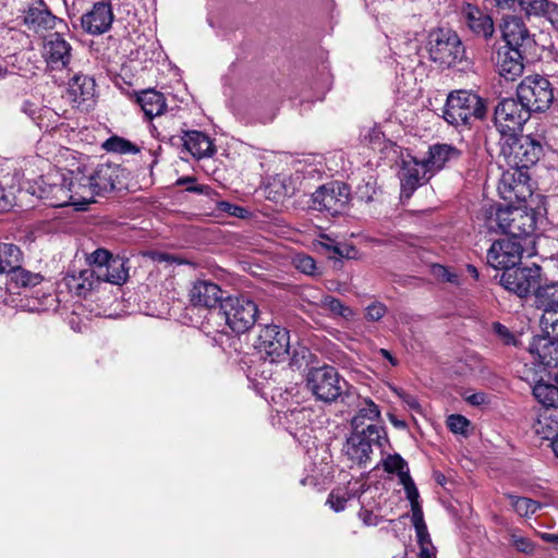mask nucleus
Wrapping results in <instances>:
<instances>
[{
    "instance_id": "nucleus-37",
    "label": "nucleus",
    "mask_w": 558,
    "mask_h": 558,
    "mask_svg": "<svg viewBox=\"0 0 558 558\" xmlns=\"http://www.w3.org/2000/svg\"><path fill=\"white\" fill-rule=\"evenodd\" d=\"M23 253L13 243L0 242V275H9L14 268L22 264Z\"/></svg>"
},
{
    "instance_id": "nucleus-47",
    "label": "nucleus",
    "mask_w": 558,
    "mask_h": 558,
    "mask_svg": "<svg viewBox=\"0 0 558 558\" xmlns=\"http://www.w3.org/2000/svg\"><path fill=\"white\" fill-rule=\"evenodd\" d=\"M539 323L546 335L558 339V311H547L546 314L542 315Z\"/></svg>"
},
{
    "instance_id": "nucleus-53",
    "label": "nucleus",
    "mask_w": 558,
    "mask_h": 558,
    "mask_svg": "<svg viewBox=\"0 0 558 558\" xmlns=\"http://www.w3.org/2000/svg\"><path fill=\"white\" fill-rule=\"evenodd\" d=\"M396 49L398 50L396 53H398L400 57L401 56L409 57L412 53H415L417 51L418 45H417L416 40H414L410 37H404V40L402 41V44L397 45Z\"/></svg>"
},
{
    "instance_id": "nucleus-57",
    "label": "nucleus",
    "mask_w": 558,
    "mask_h": 558,
    "mask_svg": "<svg viewBox=\"0 0 558 558\" xmlns=\"http://www.w3.org/2000/svg\"><path fill=\"white\" fill-rule=\"evenodd\" d=\"M512 543L519 551H522L525 554H530L534 549V546L531 543V541L523 536L512 535Z\"/></svg>"
},
{
    "instance_id": "nucleus-25",
    "label": "nucleus",
    "mask_w": 558,
    "mask_h": 558,
    "mask_svg": "<svg viewBox=\"0 0 558 558\" xmlns=\"http://www.w3.org/2000/svg\"><path fill=\"white\" fill-rule=\"evenodd\" d=\"M185 149L194 157L201 159L210 157L215 147L210 138L199 131H186L182 136Z\"/></svg>"
},
{
    "instance_id": "nucleus-44",
    "label": "nucleus",
    "mask_w": 558,
    "mask_h": 558,
    "mask_svg": "<svg viewBox=\"0 0 558 558\" xmlns=\"http://www.w3.org/2000/svg\"><path fill=\"white\" fill-rule=\"evenodd\" d=\"M107 151L136 155L140 153V147L124 137L113 135L107 138Z\"/></svg>"
},
{
    "instance_id": "nucleus-34",
    "label": "nucleus",
    "mask_w": 558,
    "mask_h": 558,
    "mask_svg": "<svg viewBox=\"0 0 558 558\" xmlns=\"http://www.w3.org/2000/svg\"><path fill=\"white\" fill-rule=\"evenodd\" d=\"M69 175L70 177L66 178L65 174H62V182L60 184L54 183L51 185V206L63 207L70 204H77V201L74 198L73 195V189L75 184L72 179V172H70Z\"/></svg>"
},
{
    "instance_id": "nucleus-31",
    "label": "nucleus",
    "mask_w": 558,
    "mask_h": 558,
    "mask_svg": "<svg viewBox=\"0 0 558 558\" xmlns=\"http://www.w3.org/2000/svg\"><path fill=\"white\" fill-rule=\"evenodd\" d=\"M356 399L357 413L352 417L351 425L352 429H362L367 426L365 425L366 421H369V424H374L379 418L380 411L378 405L371 399H361L360 397H356Z\"/></svg>"
},
{
    "instance_id": "nucleus-32",
    "label": "nucleus",
    "mask_w": 558,
    "mask_h": 558,
    "mask_svg": "<svg viewBox=\"0 0 558 558\" xmlns=\"http://www.w3.org/2000/svg\"><path fill=\"white\" fill-rule=\"evenodd\" d=\"M82 28L94 36H101L105 33V2L94 4L89 12L81 17Z\"/></svg>"
},
{
    "instance_id": "nucleus-24",
    "label": "nucleus",
    "mask_w": 558,
    "mask_h": 558,
    "mask_svg": "<svg viewBox=\"0 0 558 558\" xmlns=\"http://www.w3.org/2000/svg\"><path fill=\"white\" fill-rule=\"evenodd\" d=\"M56 20L43 0L32 3L24 14L25 25L37 34L52 29L56 26Z\"/></svg>"
},
{
    "instance_id": "nucleus-52",
    "label": "nucleus",
    "mask_w": 558,
    "mask_h": 558,
    "mask_svg": "<svg viewBox=\"0 0 558 558\" xmlns=\"http://www.w3.org/2000/svg\"><path fill=\"white\" fill-rule=\"evenodd\" d=\"M387 312L385 304L380 302H374L366 307L365 317L367 320L377 322L381 319Z\"/></svg>"
},
{
    "instance_id": "nucleus-61",
    "label": "nucleus",
    "mask_w": 558,
    "mask_h": 558,
    "mask_svg": "<svg viewBox=\"0 0 558 558\" xmlns=\"http://www.w3.org/2000/svg\"><path fill=\"white\" fill-rule=\"evenodd\" d=\"M398 396L402 399V401L404 403H407L409 405L410 409L416 410V411L420 410V403L414 396H412L403 390L399 391Z\"/></svg>"
},
{
    "instance_id": "nucleus-54",
    "label": "nucleus",
    "mask_w": 558,
    "mask_h": 558,
    "mask_svg": "<svg viewBox=\"0 0 558 558\" xmlns=\"http://www.w3.org/2000/svg\"><path fill=\"white\" fill-rule=\"evenodd\" d=\"M116 19H123L122 9L120 8L118 0H109L107 1V31Z\"/></svg>"
},
{
    "instance_id": "nucleus-18",
    "label": "nucleus",
    "mask_w": 558,
    "mask_h": 558,
    "mask_svg": "<svg viewBox=\"0 0 558 558\" xmlns=\"http://www.w3.org/2000/svg\"><path fill=\"white\" fill-rule=\"evenodd\" d=\"M433 175L424 160L410 158L403 160L400 171L401 195L411 197L414 191L427 182Z\"/></svg>"
},
{
    "instance_id": "nucleus-14",
    "label": "nucleus",
    "mask_w": 558,
    "mask_h": 558,
    "mask_svg": "<svg viewBox=\"0 0 558 558\" xmlns=\"http://www.w3.org/2000/svg\"><path fill=\"white\" fill-rule=\"evenodd\" d=\"M498 8L531 17H544L558 29V3L550 0H495Z\"/></svg>"
},
{
    "instance_id": "nucleus-60",
    "label": "nucleus",
    "mask_w": 558,
    "mask_h": 558,
    "mask_svg": "<svg viewBox=\"0 0 558 558\" xmlns=\"http://www.w3.org/2000/svg\"><path fill=\"white\" fill-rule=\"evenodd\" d=\"M359 515L363 523L367 526H376L379 523L378 517L369 510L363 509Z\"/></svg>"
},
{
    "instance_id": "nucleus-22",
    "label": "nucleus",
    "mask_w": 558,
    "mask_h": 558,
    "mask_svg": "<svg viewBox=\"0 0 558 558\" xmlns=\"http://www.w3.org/2000/svg\"><path fill=\"white\" fill-rule=\"evenodd\" d=\"M529 352L544 366H558V339L546 333L535 336L529 344Z\"/></svg>"
},
{
    "instance_id": "nucleus-7",
    "label": "nucleus",
    "mask_w": 558,
    "mask_h": 558,
    "mask_svg": "<svg viewBox=\"0 0 558 558\" xmlns=\"http://www.w3.org/2000/svg\"><path fill=\"white\" fill-rule=\"evenodd\" d=\"M517 96L531 113L544 112L554 101V87L544 75H527L518 85Z\"/></svg>"
},
{
    "instance_id": "nucleus-9",
    "label": "nucleus",
    "mask_w": 558,
    "mask_h": 558,
    "mask_svg": "<svg viewBox=\"0 0 558 558\" xmlns=\"http://www.w3.org/2000/svg\"><path fill=\"white\" fill-rule=\"evenodd\" d=\"M289 331L278 325H265L260 328L256 350L271 363L280 362L289 355Z\"/></svg>"
},
{
    "instance_id": "nucleus-38",
    "label": "nucleus",
    "mask_w": 558,
    "mask_h": 558,
    "mask_svg": "<svg viewBox=\"0 0 558 558\" xmlns=\"http://www.w3.org/2000/svg\"><path fill=\"white\" fill-rule=\"evenodd\" d=\"M533 395L545 409L556 410L558 407V385L539 381L534 386Z\"/></svg>"
},
{
    "instance_id": "nucleus-56",
    "label": "nucleus",
    "mask_w": 558,
    "mask_h": 558,
    "mask_svg": "<svg viewBox=\"0 0 558 558\" xmlns=\"http://www.w3.org/2000/svg\"><path fill=\"white\" fill-rule=\"evenodd\" d=\"M217 207L220 211L227 213L233 217L242 218V217H244V214L246 213V210L244 208H242L238 205L231 204L229 202H219Z\"/></svg>"
},
{
    "instance_id": "nucleus-8",
    "label": "nucleus",
    "mask_w": 558,
    "mask_h": 558,
    "mask_svg": "<svg viewBox=\"0 0 558 558\" xmlns=\"http://www.w3.org/2000/svg\"><path fill=\"white\" fill-rule=\"evenodd\" d=\"M501 154L509 167L527 171L542 157L543 146L530 135H510L501 146Z\"/></svg>"
},
{
    "instance_id": "nucleus-59",
    "label": "nucleus",
    "mask_w": 558,
    "mask_h": 558,
    "mask_svg": "<svg viewBox=\"0 0 558 558\" xmlns=\"http://www.w3.org/2000/svg\"><path fill=\"white\" fill-rule=\"evenodd\" d=\"M177 184L181 185V186H185V190L187 192H195V193H202L203 192V187L202 186L195 185V178H193V177L180 178L177 181Z\"/></svg>"
},
{
    "instance_id": "nucleus-2",
    "label": "nucleus",
    "mask_w": 558,
    "mask_h": 558,
    "mask_svg": "<svg viewBox=\"0 0 558 558\" xmlns=\"http://www.w3.org/2000/svg\"><path fill=\"white\" fill-rule=\"evenodd\" d=\"M485 116L484 100L478 95L463 89L448 95L442 113L444 119L454 126L468 125L472 119L481 120Z\"/></svg>"
},
{
    "instance_id": "nucleus-39",
    "label": "nucleus",
    "mask_w": 558,
    "mask_h": 558,
    "mask_svg": "<svg viewBox=\"0 0 558 558\" xmlns=\"http://www.w3.org/2000/svg\"><path fill=\"white\" fill-rule=\"evenodd\" d=\"M506 497L513 511H515L520 517L530 518L542 508L541 502L527 497H521L513 494H507Z\"/></svg>"
},
{
    "instance_id": "nucleus-27",
    "label": "nucleus",
    "mask_w": 558,
    "mask_h": 558,
    "mask_svg": "<svg viewBox=\"0 0 558 558\" xmlns=\"http://www.w3.org/2000/svg\"><path fill=\"white\" fill-rule=\"evenodd\" d=\"M511 226H508L510 239H519L531 235L536 229V218L533 211H525L521 208L514 209Z\"/></svg>"
},
{
    "instance_id": "nucleus-36",
    "label": "nucleus",
    "mask_w": 558,
    "mask_h": 558,
    "mask_svg": "<svg viewBox=\"0 0 558 558\" xmlns=\"http://www.w3.org/2000/svg\"><path fill=\"white\" fill-rule=\"evenodd\" d=\"M129 278L128 259L107 251V282L122 284Z\"/></svg>"
},
{
    "instance_id": "nucleus-43",
    "label": "nucleus",
    "mask_w": 558,
    "mask_h": 558,
    "mask_svg": "<svg viewBox=\"0 0 558 558\" xmlns=\"http://www.w3.org/2000/svg\"><path fill=\"white\" fill-rule=\"evenodd\" d=\"M11 280L23 288H31L39 284L43 277L39 274L31 272L22 268L21 264L9 272Z\"/></svg>"
},
{
    "instance_id": "nucleus-26",
    "label": "nucleus",
    "mask_w": 558,
    "mask_h": 558,
    "mask_svg": "<svg viewBox=\"0 0 558 558\" xmlns=\"http://www.w3.org/2000/svg\"><path fill=\"white\" fill-rule=\"evenodd\" d=\"M460 151L447 144H435L429 147L427 158L423 159L432 173L441 170L446 162L458 159Z\"/></svg>"
},
{
    "instance_id": "nucleus-55",
    "label": "nucleus",
    "mask_w": 558,
    "mask_h": 558,
    "mask_svg": "<svg viewBox=\"0 0 558 558\" xmlns=\"http://www.w3.org/2000/svg\"><path fill=\"white\" fill-rule=\"evenodd\" d=\"M433 275L446 282L456 283L458 282V276L456 274L450 272V270L442 265H434L433 266Z\"/></svg>"
},
{
    "instance_id": "nucleus-49",
    "label": "nucleus",
    "mask_w": 558,
    "mask_h": 558,
    "mask_svg": "<svg viewBox=\"0 0 558 558\" xmlns=\"http://www.w3.org/2000/svg\"><path fill=\"white\" fill-rule=\"evenodd\" d=\"M348 500L349 497L347 493H343L341 489H333L327 498V505H329L333 511L340 512L344 510Z\"/></svg>"
},
{
    "instance_id": "nucleus-28",
    "label": "nucleus",
    "mask_w": 558,
    "mask_h": 558,
    "mask_svg": "<svg viewBox=\"0 0 558 558\" xmlns=\"http://www.w3.org/2000/svg\"><path fill=\"white\" fill-rule=\"evenodd\" d=\"M534 432L539 438L554 442L558 438V411L544 409L533 425Z\"/></svg>"
},
{
    "instance_id": "nucleus-33",
    "label": "nucleus",
    "mask_w": 558,
    "mask_h": 558,
    "mask_svg": "<svg viewBox=\"0 0 558 558\" xmlns=\"http://www.w3.org/2000/svg\"><path fill=\"white\" fill-rule=\"evenodd\" d=\"M535 305L546 314L547 311H558V281L537 286L534 291Z\"/></svg>"
},
{
    "instance_id": "nucleus-63",
    "label": "nucleus",
    "mask_w": 558,
    "mask_h": 558,
    "mask_svg": "<svg viewBox=\"0 0 558 558\" xmlns=\"http://www.w3.org/2000/svg\"><path fill=\"white\" fill-rule=\"evenodd\" d=\"M153 258L154 260L156 262H166V263H180L178 260L177 257H174L173 255H170V254H167V253H160V252H157V253H154L153 254Z\"/></svg>"
},
{
    "instance_id": "nucleus-58",
    "label": "nucleus",
    "mask_w": 558,
    "mask_h": 558,
    "mask_svg": "<svg viewBox=\"0 0 558 558\" xmlns=\"http://www.w3.org/2000/svg\"><path fill=\"white\" fill-rule=\"evenodd\" d=\"M14 206V196L11 192L0 189V213L9 211Z\"/></svg>"
},
{
    "instance_id": "nucleus-48",
    "label": "nucleus",
    "mask_w": 558,
    "mask_h": 558,
    "mask_svg": "<svg viewBox=\"0 0 558 558\" xmlns=\"http://www.w3.org/2000/svg\"><path fill=\"white\" fill-rule=\"evenodd\" d=\"M447 425L452 433L466 435L470 421L460 414H452L448 417Z\"/></svg>"
},
{
    "instance_id": "nucleus-50",
    "label": "nucleus",
    "mask_w": 558,
    "mask_h": 558,
    "mask_svg": "<svg viewBox=\"0 0 558 558\" xmlns=\"http://www.w3.org/2000/svg\"><path fill=\"white\" fill-rule=\"evenodd\" d=\"M493 331L504 344L515 345L514 335L505 325H502L498 322L494 323Z\"/></svg>"
},
{
    "instance_id": "nucleus-30",
    "label": "nucleus",
    "mask_w": 558,
    "mask_h": 558,
    "mask_svg": "<svg viewBox=\"0 0 558 558\" xmlns=\"http://www.w3.org/2000/svg\"><path fill=\"white\" fill-rule=\"evenodd\" d=\"M68 92L72 101L81 105L94 97L95 81L86 75H75L70 82Z\"/></svg>"
},
{
    "instance_id": "nucleus-10",
    "label": "nucleus",
    "mask_w": 558,
    "mask_h": 558,
    "mask_svg": "<svg viewBox=\"0 0 558 558\" xmlns=\"http://www.w3.org/2000/svg\"><path fill=\"white\" fill-rule=\"evenodd\" d=\"M531 112L514 98H505L495 108V124L505 136L515 135L530 119Z\"/></svg>"
},
{
    "instance_id": "nucleus-5",
    "label": "nucleus",
    "mask_w": 558,
    "mask_h": 558,
    "mask_svg": "<svg viewBox=\"0 0 558 558\" xmlns=\"http://www.w3.org/2000/svg\"><path fill=\"white\" fill-rule=\"evenodd\" d=\"M383 441H386L384 428L367 424L365 428L352 430L343 446V452L352 464L366 466L371 461L373 446L381 447Z\"/></svg>"
},
{
    "instance_id": "nucleus-16",
    "label": "nucleus",
    "mask_w": 558,
    "mask_h": 558,
    "mask_svg": "<svg viewBox=\"0 0 558 558\" xmlns=\"http://www.w3.org/2000/svg\"><path fill=\"white\" fill-rule=\"evenodd\" d=\"M189 302L197 308L213 310L225 300L220 286L210 279H196L191 282Z\"/></svg>"
},
{
    "instance_id": "nucleus-12",
    "label": "nucleus",
    "mask_w": 558,
    "mask_h": 558,
    "mask_svg": "<svg viewBox=\"0 0 558 558\" xmlns=\"http://www.w3.org/2000/svg\"><path fill=\"white\" fill-rule=\"evenodd\" d=\"M531 179L526 170L509 167L499 179L498 193L509 204L526 202L532 196Z\"/></svg>"
},
{
    "instance_id": "nucleus-45",
    "label": "nucleus",
    "mask_w": 558,
    "mask_h": 558,
    "mask_svg": "<svg viewBox=\"0 0 558 558\" xmlns=\"http://www.w3.org/2000/svg\"><path fill=\"white\" fill-rule=\"evenodd\" d=\"M322 307L328 310L332 315L350 319L353 316V311L345 306L339 299L326 295L320 301Z\"/></svg>"
},
{
    "instance_id": "nucleus-41",
    "label": "nucleus",
    "mask_w": 558,
    "mask_h": 558,
    "mask_svg": "<svg viewBox=\"0 0 558 558\" xmlns=\"http://www.w3.org/2000/svg\"><path fill=\"white\" fill-rule=\"evenodd\" d=\"M317 245L323 247L332 257H351L354 247L348 244L337 242L328 234H320Z\"/></svg>"
},
{
    "instance_id": "nucleus-1",
    "label": "nucleus",
    "mask_w": 558,
    "mask_h": 558,
    "mask_svg": "<svg viewBox=\"0 0 558 558\" xmlns=\"http://www.w3.org/2000/svg\"><path fill=\"white\" fill-rule=\"evenodd\" d=\"M306 386L317 400L326 403L341 398L342 402L351 404L350 399L354 397V393L347 390L348 383L335 367L329 365L310 369L306 376Z\"/></svg>"
},
{
    "instance_id": "nucleus-46",
    "label": "nucleus",
    "mask_w": 558,
    "mask_h": 558,
    "mask_svg": "<svg viewBox=\"0 0 558 558\" xmlns=\"http://www.w3.org/2000/svg\"><path fill=\"white\" fill-rule=\"evenodd\" d=\"M517 209L514 204H509L507 207H498L495 213V221L502 233L508 234V226H511L513 211Z\"/></svg>"
},
{
    "instance_id": "nucleus-17",
    "label": "nucleus",
    "mask_w": 558,
    "mask_h": 558,
    "mask_svg": "<svg viewBox=\"0 0 558 558\" xmlns=\"http://www.w3.org/2000/svg\"><path fill=\"white\" fill-rule=\"evenodd\" d=\"M72 47L59 33L50 34L45 38L43 58L50 70L66 69L72 59Z\"/></svg>"
},
{
    "instance_id": "nucleus-23",
    "label": "nucleus",
    "mask_w": 558,
    "mask_h": 558,
    "mask_svg": "<svg viewBox=\"0 0 558 558\" xmlns=\"http://www.w3.org/2000/svg\"><path fill=\"white\" fill-rule=\"evenodd\" d=\"M384 470L387 473H396L403 486L408 500L420 498L418 490L413 482L407 461L398 453L389 454L383 460Z\"/></svg>"
},
{
    "instance_id": "nucleus-6",
    "label": "nucleus",
    "mask_w": 558,
    "mask_h": 558,
    "mask_svg": "<svg viewBox=\"0 0 558 558\" xmlns=\"http://www.w3.org/2000/svg\"><path fill=\"white\" fill-rule=\"evenodd\" d=\"M231 330L238 333L250 330L256 323L257 304L247 295H229L221 302L219 312Z\"/></svg>"
},
{
    "instance_id": "nucleus-51",
    "label": "nucleus",
    "mask_w": 558,
    "mask_h": 558,
    "mask_svg": "<svg viewBox=\"0 0 558 558\" xmlns=\"http://www.w3.org/2000/svg\"><path fill=\"white\" fill-rule=\"evenodd\" d=\"M295 267L306 275H312L316 269L314 258L308 255H298L294 259Z\"/></svg>"
},
{
    "instance_id": "nucleus-35",
    "label": "nucleus",
    "mask_w": 558,
    "mask_h": 558,
    "mask_svg": "<svg viewBox=\"0 0 558 558\" xmlns=\"http://www.w3.org/2000/svg\"><path fill=\"white\" fill-rule=\"evenodd\" d=\"M22 111L27 114L39 129L48 130L58 120V114L48 107H38L26 100L22 105Z\"/></svg>"
},
{
    "instance_id": "nucleus-62",
    "label": "nucleus",
    "mask_w": 558,
    "mask_h": 558,
    "mask_svg": "<svg viewBox=\"0 0 558 558\" xmlns=\"http://www.w3.org/2000/svg\"><path fill=\"white\" fill-rule=\"evenodd\" d=\"M420 546L418 558H436V548L433 543H425Z\"/></svg>"
},
{
    "instance_id": "nucleus-4",
    "label": "nucleus",
    "mask_w": 558,
    "mask_h": 558,
    "mask_svg": "<svg viewBox=\"0 0 558 558\" xmlns=\"http://www.w3.org/2000/svg\"><path fill=\"white\" fill-rule=\"evenodd\" d=\"M89 268L81 270L78 274L66 275L63 283L69 292L83 296L92 298L102 286L105 266V248H97L87 257Z\"/></svg>"
},
{
    "instance_id": "nucleus-19",
    "label": "nucleus",
    "mask_w": 558,
    "mask_h": 558,
    "mask_svg": "<svg viewBox=\"0 0 558 558\" xmlns=\"http://www.w3.org/2000/svg\"><path fill=\"white\" fill-rule=\"evenodd\" d=\"M461 22L475 35L489 39L493 37L495 27L493 19L478 7L465 2L460 8Z\"/></svg>"
},
{
    "instance_id": "nucleus-40",
    "label": "nucleus",
    "mask_w": 558,
    "mask_h": 558,
    "mask_svg": "<svg viewBox=\"0 0 558 558\" xmlns=\"http://www.w3.org/2000/svg\"><path fill=\"white\" fill-rule=\"evenodd\" d=\"M412 509V521L415 527L416 537L418 545H423L425 543H432L429 533L427 531V526L423 519V511L418 504V498L415 500H409Z\"/></svg>"
},
{
    "instance_id": "nucleus-11",
    "label": "nucleus",
    "mask_w": 558,
    "mask_h": 558,
    "mask_svg": "<svg viewBox=\"0 0 558 558\" xmlns=\"http://www.w3.org/2000/svg\"><path fill=\"white\" fill-rule=\"evenodd\" d=\"M313 208L331 216L342 214L350 202V189L342 182H330L319 186L312 195Z\"/></svg>"
},
{
    "instance_id": "nucleus-29",
    "label": "nucleus",
    "mask_w": 558,
    "mask_h": 558,
    "mask_svg": "<svg viewBox=\"0 0 558 558\" xmlns=\"http://www.w3.org/2000/svg\"><path fill=\"white\" fill-rule=\"evenodd\" d=\"M137 102L148 120L161 116L167 108L165 96L155 89L142 90L137 95Z\"/></svg>"
},
{
    "instance_id": "nucleus-13",
    "label": "nucleus",
    "mask_w": 558,
    "mask_h": 558,
    "mask_svg": "<svg viewBox=\"0 0 558 558\" xmlns=\"http://www.w3.org/2000/svg\"><path fill=\"white\" fill-rule=\"evenodd\" d=\"M541 275L542 268L536 264L527 267L515 266L501 274L500 284L519 298H526L539 284Z\"/></svg>"
},
{
    "instance_id": "nucleus-21",
    "label": "nucleus",
    "mask_w": 558,
    "mask_h": 558,
    "mask_svg": "<svg viewBox=\"0 0 558 558\" xmlns=\"http://www.w3.org/2000/svg\"><path fill=\"white\" fill-rule=\"evenodd\" d=\"M524 49L502 46L497 50L495 64L500 76L506 81H514L524 70Z\"/></svg>"
},
{
    "instance_id": "nucleus-64",
    "label": "nucleus",
    "mask_w": 558,
    "mask_h": 558,
    "mask_svg": "<svg viewBox=\"0 0 558 558\" xmlns=\"http://www.w3.org/2000/svg\"><path fill=\"white\" fill-rule=\"evenodd\" d=\"M466 400L472 405H481L485 402L486 396L482 392H477L469 396Z\"/></svg>"
},
{
    "instance_id": "nucleus-42",
    "label": "nucleus",
    "mask_w": 558,
    "mask_h": 558,
    "mask_svg": "<svg viewBox=\"0 0 558 558\" xmlns=\"http://www.w3.org/2000/svg\"><path fill=\"white\" fill-rule=\"evenodd\" d=\"M379 193L380 190L377 185V180L373 175H368L367 178L363 179L355 191L357 199L365 203L376 201Z\"/></svg>"
},
{
    "instance_id": "nucleus-20",
    "label": "nucleus",
    "mask_w": 558,
    "mask_h": 558,
    "mask_svg": "<svg viewBox=\"0 0 558 558\" xmlns=\"http://www.w3.org/2000/svg\"><path fill=\"white\" fill-rule=\"evenodd\" d=\"M502 39L506 47L526 49L534 43L522 17L518 15H506L500 24Z\"/></svg>"
},
{
    "instance_id": "nucleus-3",
    "label": "nucleus",
    "mask_w": 558,
    "mask_h": 558,
    "mask_svg": "<svg viewBox=\"0 0 558 558\" xmlns=\"http://www.w3.org/2000/svg\"><path fill=\"white\" fill-rule=\"evenodd\" d=\"M428 52L433 62L451 68L466 61L464 45L450 28H437L428 35Z\"/></svg>"
},
{
    "instance_id": "nucleus-15",
    "label": "nucleus",
    "mask_w": 558,
    "mask_h": 558,
    "mask_svg": "<svg viewBox=\"0 0 558 558\" xmlns=\"http://www.w3.org/2000/svg\"><path fill=\"white\" fill-rule=\"evenodd\" d=\"M522 245L514 239L495 241L487 252V263L496 269H510L521 264Z\"/></svg>"
}]
</instances>
